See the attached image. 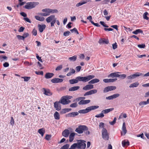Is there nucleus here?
<instances>
[{
	"label": "nucleus",
	"mask_w": 149,
	"mask_h": 149,
	"mask_svg": "<svg viewBox=\"0 0 149 149\" xmlns=\"http://www.w3.org/2000/svg\"><path fill=\"white\" fill-rule=\"evenodd\" d=\"M35 73L37 75H43V72L42 71H41L40 72L36 71Z\"/></svg>",
	"instance_id": "50"
},
{
	"label": "nucleus",
	"mask_w": 149,
	"mask_h": 149,
	"mask_svg": "<svg viewBox=\"0 0 149 149\" xmlns=\"http://www.w3.org/2000/svg\"><path fill=\"white\" fill-rule=\"evenodd\" d=\"M90 100H81L78 102L79 105L86 104L89 103L90 102Z\"/></svg>",
	"instance_id": "22"
},
{
	"label": "nucleus",
	"mask_w": 149,
	"mask_h": 149,
	"mask_svg": "<svg viewBox=\"0 0 149 149\" xmlns=\"http://www.w3.org/2000/svg\"><path fill=\"white\" fill-rule=\"evenodd\" d=\"M139 85V83L138 82L133 83L129 86L130 88H134L137 87Z\"/></svg>",
	"instance_id": "35"
},
{
	"label": "nucleus",
	"mask_w": 149,
	"mask_h": 149,
	"mask_svg": "<svg viewBox=\"0 0 149 149\" xmlns=\"http://www.w3.org/2000/svg\"><path fill=\"white\" fill-rule=\"evenodd\" d=\"M75 134H77L75 133H72L70 134L69 136V141L70 142H71L73 140Z\"/></svg>",
	"instance_id": "24"
},
{
	"label": "nucleus",
	"mask_w": 149,
	"mask_h": 149,
	"mask_svg": "<svg viewBox=\"0 0 149 149\" xmlns=\"http://www.w3.org/2000/svg\"><path fill=\"white\" fill-rule=\"evenodd\" d=\"M122 132H121V133L122 135H125L127 132V130H126L125 124V122H124L123 124L122 127Z\"/></svg>",
	"instance_id": "14"
},
{
	"label": "nucleus",
	"mask_w": 149,
	"mask_h": 149,
	"mask_svg": "<svg viewBox=\"0 0 149 149\" xmlns=\"http://www.w3.org/2000/svg\"><path fill=\"white\" fill-rule=\"evenodd\" d=\"M29 35V34L27 33H24L23 35V36L24 38V39L28 37Z\"/></svg>",
	"instance_id": "61"
},
{
	"label": "nucleus",
	"mask_w": 149,
	"mask_h": 149,
	"mask_svg": "<svg viewBox=\"0 0 149 149\" xmlns=\"http://www.w3.org/2000/svg\"><path fill=\"white\" fill-rule=\"evenodd\" d=\"M24 19L27 22H28L29 23H31V22L30 21V20L28 18H24Z\"/></svg>",
	"instance_id": "63"
},
{
	"label": "nucleus",
	"mask_w": 149,
	"mask_h": 149,
	"mask_svg": "<svg viewBox=\"0 0 149 149\" xmlns=\"http://www.w3.org/2000/svg\"><path fill=\"white\" fill-rule=\"evenodd\" d=\"M142 75V73H140L139 72H137L136 74H133V75H134L135 78L136 77H138L140 76L141 75Z\"/></svg>",
	"instance_id": "42"
},
{
	"label": "nucleus",
	"mask_w": 149,
	"mask_h": 149,
	"mask_svg": "<svg viewBox=\"0 0 149 149\" xmlns=\"http://www.w3.org/2000/svg\"><path fill=\"white\" fill-rule=\"evenodd\" d=\"M117 73H119V72H116L111 73L108 75V77L109 78L110 77L113 78L114 77H120V75L118 74Z\"/></svg>",
	"instance_id": "19"
},
{
	"label": "nucleus",
	"mask_w": 149,
	"mask_h": 149,
	"mask_svg": "<svg viewBox=\"0 0 149 149\" xmlns=\"http://www.w3.org/2000/svg\"><path fill=\"white\" fill-rule=\"evenodd\" d=\"M116 88V87L114 86H108L104 88L103 90V92L104 93H107L109 91L114 90Z\"/></svg>",
	"instance_id": "10"
},
{
	"label": "nucleus",
	"mask_w": 149,
	"mask_h": 149,
	"mask_svg": "<svg viewBox=\"0 0 149 149\" xmlns=\"http://www.w3.org/2000/svg\"><path fill=\"white\" fill-rule=\"evenodd\" d=\"M24 28L22 26L20 27L18 30L19 32H21L24 31Z\"/></svg>",
	"instance_id": "64"
},
{
	"label": "nucleus",
	"mask_w": 149,
	"mask_h": 149,
	"mask_svg": "<svg viewBox=\"0 0 149 149\" xmlns=\"http://www.w3.org/2000/svg\"><path fill=\"white\" fill-rule=\"evenodd\" d=\"M38 132L42 136L45 132V130L44 128L40 129L38 130Z\"/></svg>",
	"instance_id": "28"
},
{
	"label": "nucleus",
	"mask_w": 149,
	"mask_h": 149,
	"mask_svg": "<svg viewBox=\"0 0 149 149\" xmlns=\"http://www.w3.org/2000/svg\"><path fill=\"white\" fill-rule=\"evenodd\" d=\"M70 32L69 31H67L64 32L63 33V35L64 36H69L70 34Z\"/></svg>",
	"instance_id": "41"
},
{
	"label": "nucleus",
	"mask_w": 149,
	"mask_h": 149,
	"mask_svg": "<svg viewBox=\"0 0 149 149\" xmlns=\"http://www.w3.org/2000/svg\"><path fill=\"white\" fill-rule=\"evenodd\" d=\"M79 113L77 112H73L69 113L66 115V117H74L78 115Z\"/></svg>",
	"instance_id": "13"
},
{
	"label": "nucleus",
	"mask_w": 149,
	"mask_h": 149,
	"mask_svg": "<svg viewBox=\"0 0 149 149\" xmlns=\"http://www.w3.org/2000/svg\"><path fill=\"white\" fill-rule=\"evenodd\" d=\"M7 57L6 56H0V60L1 61H3L2 59L3 58L4 59H7Z\"/></svg>",
	"instance_id": "54"
},
{
	"label": "nucleus",
	"mask_w": 149,
	"mask_h": 149,
	"mask_svg": "<svg viewBox=\"0 0 149 149\" xmlns=\"http://www.w3.org/2000/svg\"><path fill=\"white\" fill-rule=\"evenodd\" d=\"M71 109L70 108H65L62 109L60 111V113L61 114H63L66 113L67 112H69L71 111Z\"/></svg>",
	"instance_id": "25"
},
{
	"label": "nucleus",
	"mask_w": 149,
	"mask_h": 149,
	"mask_svg": "<svg viewBox=\"0 0 149 149\" xmlns=\"http://www.w3.org/2000/svg\"><path fill=\"white\" fill-rule=\"evenodd\" d=\"M117 80V79H109V83L114 82Z\"/></svg>",
	"instance_id": "58"
},
{
	"label": "nucleus",
	"mask_w": 149,
	"mask_h": 149,
	"mask_svg": "<svg viewBox=\"0 0 149 149\" xmlns=\"http://www.w3.org/2000/svg\"><path fill=\"white\" fill-rule=\"evenodd\" d=\"M35 18L36 20L40 21H43L45 20V18L43 17L39 16L38 15L35 16Z\"/></svg>",
	"instance_id": "29"
},
{
	"label": "nucleus",
	"mask_w": 149,
	"mask_h": 149,
	"mask_svg": "<svg viewBox=\"0 0 149 149\" xmlns=\"http://www.w3.org/2000/svg\"><path fill=\"white\" fill-rule=\"evenodd\" d=\"M54 75V73L50 72L47 73L45 75V77L47 79H49L53 77Z\"/></svg>",
	"instance_id": "21"
},
{
	"label": "nucleus",
	"mask_w": 149,
	"mask_h": 149,
	"mask_svg": "<svg viewBox=\"0 0 149 149\" xmlns=\"http://www.w3.org/2000/svg\"><path fill=\"white\" fill-rule=\"evenodd\" d=\"M17 37L19 40H24V38L23 37V36H21L19 35H17Z\"/></svg>",
	"instance_id": "52"
},
{
	"label": "nucleus",
	"mask_w": 149,
	"mask_h": 149,
	"mask_svg": "<svg viewBox=\"0 0 149 149\" xmlns=\"http://www.w3.org/2000/svg\"><path fill=\"white\" fill-rule=\"evenodd\" d=\"M143 33V31L141 29H136L135 31H133L132 32V33L136 35H137L139 33Z\"/></svg>",
	"instance_id": "33"
},
{
	"label": "nucleus",
	"mask_w": 149,
	"mask_h": 149,
	"mask_svg": "<svg viewBox=\"0 0 149 149\" xmlns=\"http://www.w3.org/2000/svg\"><path fill=\"white\" fill-rule=\"evenodd\" d=\"M77 103L75 102L71 104L70 105V107H77Z\"/></svg>",
	"instance_id": "47"
},
{
	"label": "nucleus",
	"mask_w": 149,
	"mask_h": 149,
	"mask_svg": "<svg viewBox=\"0 0 149 149\" xmlns=\"http://www.w3.org/2000/svg\"><path fill=\"white\" fill-rule=\"evenodd\" d=\"M97 91V90L96 89L92 90L86 93L84 95V96H86V95H91L95 94L96 93Z\"/></svg>",
	"instance_id": "12"
},
{
	"label": "nucleus",
	"mask_w": 149,
	"mask_h": 149,
	"mask_svg": "<svg viewBox=\"0 0 149 149\" xmlns=\"http://www.w3.org/2000/svg\"><path fill=\"white\" fill-rule=\"evenodd\" d=\"M148 15V13L147 12H145L143 14V18L146 20H148L149 18L147 16V15Z\"/></svg>",
	"instance_id": "36"
},
{
	"label": "nucleus",
	"mask_w": 149,
	"mask_h": 149,
	"mask_svg": "<svg viewBox=\"0 0 149 149\" xmlns=\"http://www.w3.org/2000/svg\"><path fill=\"white\" fill-rule=\"evenodd\" d=\"M89 1H91V0H89V1L86 0L81 1V2L77 4L76 6L77 7H79L84 4L86 3L87 2H89Z\"/></svg>",
	"instance_id": "23"
},
{
	"label": "nucleus",
	"mask_w": 149,
	"mask_h": 149,
	"mask_svg": "<svg viewBox=\"0 0 149 149\" xmlns=\"http://www.w3.org/2000/svg\"><path fill=\"white\" fill-rule=\"evenodd\" d=\"M62 65H60L57 66L55 70L56 71H58L60 70L62 68Z\"/></svg>",
	"instance_id": "48"
},
{
	"label": "nucleus",
	"mask_w": 149,
	"mask_h": 149,
	"mask_svg": "<svg viewBox=\"0 0 149 149\" xmlns=\"http://www.w3.org/2000/svg\"><path fill=\"white\" fill-rule=\"evenodd\" d=\"M100 80L98 79H94L88 82V84H94L99 82Z\"/></svg>",
	"instance_id": "26"
},
{
	"label": "nucleus",
	"mask_w": 149,
	"mask_h": 149,
	"mask_svg": "<svg viewBox=\"0 0 149 149\" xmlns=\"http://www.w3.org/2000/svg\"><path fill=\"white\" fill-rule=\"evenodd\" d=\"M78 143H74L70 147L72 149H75L76 148L78 149H85L86 147V142L84 140H78Z\"/></svg>",
	"instance_id": "2"
},
{
	"label": "nucleus",
	"mask_w": 149,
	"mask_h": 149,
	"mask_svg": "<svg viewBox=\"0 0 149 149\" xmlns=\"http://www.w3.org/2000/svg\"><path fill=\"white\" fill-rule=\"evenodd\" d=\"M81 68V67L80 66H77L76 68V70L77 72H79Z\"/></svg>",
	"instance_id": "62"
},
{
	"label": "nucleus",
	"mask_w": 149,
	"mask_h": 149,
	"mask_svg": "<svg viewBox=\"0 0 149 149\" xmlns=\"http://www.w3.org/2000/svg\"><path fill=\"white\" fill-rule=\"evenodd\" d=\"M46 26L45 24H43L42 25L39 24L38 25L39 31L40 32H42L45 29Z\"/></svg>",
	"instance_id": "15"
},
{
	"label": "nucleus",
	"mask_w": 149,
	"mask_h": 149,
	"mask_svg": "<svg viewBox=\"0 0 149 149\" xmlns=\"http://www.w3.org/2000/svg\"><path fill=\"white\" fill-rule=\"evenodd\" d=\"M79 86H74L69 88V91H74L79 89Z\"/></svg>",
	"instance_id": "27"
},
{
	"label": "nucleus",
	"mask_w": 149,
	"mask_h": 149,
	"mask_svg": "<svg viewBox=\"0 0 149 149\" xmlns=\"http://www.w3.org/2000/svg\"><path fill=\"white\" fill-rule=\"evenodd\" d=\"M114 109L113 108H111L110 109H106L104 110H103L102 111V112L103 113V114H106L108 113L111 111H113Z\"/></svg>",
	"instance_id": "30"
},
{
	"label": "nucleus",
	"mask_w": 149,
	"mask_h": 149,
	"mask_svg": "<svg viewBox=\"0 0 149 149\" xmlns=\"http://www.w3.org/2000/svg\"><path fill=\"white\" fill-rule=\"evenodd\" d=\"M100 23L104 27L107 28L109 27V26L105 24L104 22H103L100 21Z\"/></svg>",
	"instance_id": "51"
},
{
	"label": "nucleus",
	"mask_w": 149,
	"mask_h": 149,
	"mask_svg": "<svg viewBox=\"0 0 149 149\" xmlns=\"http://www.w3.org/2000/svg\"><path fill=\"white\" fill-rule=\"evenodd\" d=\"M70 102V100H67L65 96L62 97L59 101V102L63 105L68 104Z\"/></svg>",
	"instance_id": "8"
},
{
	"label": "nucleus",
	"mask_w": 149,
	"mask_h": 149,
	"mask_svg": "<svg viewBox=\"0 0 149 149\" xmlns=\"http://www.w3.org/2000/svg\"><path fill=\"white\" fill-rule=\"evenodd\" d=\"M99 107L98 106H92L87 107L86 109L80 110L78 113H86L90 112L92 110H94Z\"/></svg>",
	"instance_id": "4"
},
{
	"label": "nucleus",
	"mask_w": 149,
	"mask_h": 149,
	"mask_svg": "<svg viewBox=\"0 0 149 149\" xmlns=\"http://www.w3.org/2000/svg\"><path fill=\"white\" fill-rule=\"evenodd\" d=\"M117 44L116 42L112 44L113 48L114 49H116L117 48Z\"/></svg>",
	"instance_id": "56"
},
{
	"label": "nucleus",
	"mask_w": 149,
	"mask_h": 149,
	"mask_svg": "<svg viewBox=\"0 0 149 149\" xmlns=\"http://www.w3.org/2000/svg\"><path fill=\"white\" fill-rule=\"evenodd\" d=\"M93 88L94 86L93 85L91 84H89L84 87L83 89L84 91H87L93 89Z\"/></svg>",
	"instance_id": "11"
},
{
	"label": "nucleus",
	"mask_w": 149,
	"mask_h": 149,
	"mask_svg": "<svg viewBox=\"0 0 149 149\" xmlns=\"http://www.w3.org/2000/svg\"><path fill=\"white\" fill-rule=\"evenodd\" d=\"M104 116V115L103 114V113L102 112V111H101V112L100 113L96 115L95 116V117L97 118H102Z\"/></svg>",
	"instance_id": "37"
},
{
	"label": "nucleus",
	"mask_w": 149,
	"mask_h": 149,
	"mask_svg": "<svg viewBox=\"0 0 149 149\" xmlns=\"http://www.w3.org/2000/svg\"><path fill=\"white\" fill-rule=\"evenodd\" d=\"M46 20L48 23L50 22L51 26L52 27L54 26L56 21V18L55 15H52L47 18Z\"/></svg>",
	"instance_id": "3"
},
{
	"label": "nucleus",
	"mask_w": 149,
	"mask_h": 149,
	"mask_svg": "<svg viewBox=\"0 0 149 149\" xmlns=\"http://www.w3.org/2000/svg\"><path fill=\"white\" fill-rule=\"evenodd\" d=\"M42 11L45 13H40L39 14L43 16H49L50 15V12L49 8H45L43 9L42 10Z\"/></svg>",
	"instance_id": "9"
},
{
	"label": "nucleus",
	"mask_w": 149,
	"mask_h": 149,
	"mask_svg": "<svg viewBox=\"0 0 149 149\" xmlns=\"http://www.w3.org/2000/svg\"><path fill=\"white\" fill-rule=\"evenodd\" d=\"M70 145L68 144H66L64 145L60 149H68Z\"/></svg>",
	"instance_id": "38"
},
{
	"label": "nucleus",
	"mask_w": 149,
	"mask_h": 149,
	"mask_svg": "<svg viewBox=\"0 0 149 149\" xmlns=\"http://www.w3.org/2000/svg\"><path fill=\"white\" fill-rule=\"evenodd\" d=\"M36 57L37 59L40 62H42V60L40 57L37 54H36Z\"/></svg>",
	"instance_id": "57"
},
{
	"label": "nucleus",
	"mask_w": 149,
	"mask_h": 149,
	"mask_svg": "<svg viewBox=\"0 0 149 149\" xmlns=\"http://www.w3.org/2000/svg\"><path fill=\"white\" fill-rule=\"evenodd\" d=\"M59 102H56L54 103V108L56 109V110L59 111L61 109V106L59 104Z\"/></svg>",
	"instance_id": "17"
},
{
	"label": "nucleus",
	"mask_w": 149,
	"mask_h": 149,
	"mask_svg": "<svg viewBox=\"0 0 149 149\" xmlns=\"http://www.w3.org/2000/svg\"><path fill=\"white\" fill-rule=\"evenodd\" d=\"M22 78L24 79V81H28L31 78L30 77H22Z\"/></svg>",
	"instance_id": "40"
},
{
	"label": "nucleus",
	"mask_w": 149,
	"mask_h": 149,
	"mask_svg": "<svg viewBox=\"0 0 149 149\" xmlns=\"http://www.w3.org/2000/svg\"><path fill=\"white\" fill-rule=\"evenodd\" d=\"M91 23L95 26L100 27V25L97 23H95L93 21L91 22Z\"/></svg>",
	"instance_id": "59"
},
{
	"label": "nucleus",
	"mask_w": 149,
	"mask_h": 149,
	"mask_svg": "<svg viewBox=\"0 0 149 149\" xmlns=\"http://www.w3.org/2000/svg\"><path fill=\"white\" fill-rule=\"evenodd\" d=\"M139 104L140 106H142V107H143V105H146V102L144 101H141L139 103Z\"/></svg>",
	"instance_id": "46"
},
{
	"label": "nucleus",
	"mask_w": 149,
	"mask_h": 149,
	"mask_svg": "<svg viewBox=\"0 0 149 149\" xmlns=\"http://www.w3.org/2000/svg\"><path fill=\"white\" fill-rule=\"evenodd\" d=\"M51 136L50 135L47 134L45 137V139L47 140H49L51 137Z\"/></svg>",
	"instance_id": "53"
},
{
	"label": "nucleus",
	"mask_w": 149,
	"mask_h": 149,
	"mask_svg": "<svg viewBox=\"0 0 149 149\" xmlns=\"http://www.w3.org/2000/svg\"><path fill=\"white\" fill-rule=\"evenodd\" d=\"M70 132L69 130L68 129H65L62 132V135L63 136L65 137H68L69 134Z\"/></svg>",
	"instance_id": "18"
},
{
	"label": "nucleus",
	"mask_w": 149,
	"mask_h": 149,
	"mask_svg": "<svg viewBox=\"0 0 149 149\" xmlns=\"http://www.w3.org/2000/svg\"><path fill=\"white\" fill-rule=\"evenodd\" d=\"M113 99L116 98L120 96V94L118 93L114 94L112 95Z\"/></svg>",
	"instance_id": "49"
},
{
	"label": "nucleus",
	"mask_w": 149,
	"mask_h": 149,
	"mask_svg": "<svg viewBox=\"0 0 149 149\" xmlns=\"http://www.w3.org/2000/svg\"><path fill=\"white\" fill-rule=\"evenodd\" d=\"M77 56L76 55H74L72 57H70L68 58V59L71 61H74L77 59Z\"/></svg>",
	"instance_id": "34"
},
{
	"label": "nucleus",
	"mask_w": 149,
	"mask_h": 149,
	"mask_svg": "<svg viewBox=\"0 0 149 149\" xmlns=\"http://www.w3.org/2000/svg\"><path fill=\"white\" fill-rule=\"evenodd\" d=\"M50 14L51 13H58V10L57 9H50Z\"/></svg>",
	"instance_id": "39"
},
{
	"label": "nucleus",
	"mask_w": 149,
	"mask_h": 149,
	"mask_svg": "<svg viewBox=\"0 0 149 149\" xmlns=\"http://www.w3.org/2000/svg\"><path fill=\"white\" fill-rule=\"evenodd\" d=\"M43 89L44 91V94L50 96L52 95V93L49 89H46L43 88Z\"/></svg>",
	"instance_id": "20"
},
{
	"label": "nucleus",
	"mask_w": 149,
	"mask_h": 149,
	"mask_svg": "<svg viewBox=\"0 0 149 149\" xmlns=\"http://www.w3.org/2000/svg\"><path fill=\"white\" fill-rule=\"evenodd\" d=\"M104 124L103 123L101 122L99 124V127L100 128H104Z\"/></svg>",
	"instance_id": "60"
},
{
	"label": "nucleus",
	"mask_w": 149,
	"mask_h": 149,
	"mask_svg": "<svg viewBox=\"0 0 149 149\" xmlns=\"http://www.w3.org/2000/svg\"><path fill=\"white\" fill-rule=\"evenodd\" d=\"M95 77L94 75H89L86 77L79 76L77 77L76 79H72L69 80L70 84H73L77 83L79 81L86 82L93 79Z\"/></svg>",
	"instance_id": "1"
},
{
	"label": "nucleus",
	"mask_w": 149,
	"mask_h": 149,
	"mask_svg": "<svg viewBox=\"0 0 149 149\" xmlns=\"http://www.w3.org/2000/svg\"><path fill=\"white\" fill-rule=\"evenodd\" d=\"M63 81V79L58 78H54L52 79L51 81L54 83L62 82Z\"/></svg>",
	"instance_id": "16"
},
{
	"label": "nucleus",
	"mask_w": 149,
	"mask_h": 149,
	"mask_svg": "<svg viewBox=\"0 0 149 149\" xmlns=\"http://www.w3.org/2000/svg\"><path fill=\"white\" fill-rule=\"evenodd\" d=\"M31 33L33 35L36 36L37 34V31L36 29H34L33 30Z\"/></svg>",
	"instance_id": "43"
},
{
	"label": "nucleus",
	"mask_w": 149,
	"mask_h": 149,
	"mask_svg": "<svg viewBox=\"0 0 149 149\" xmlns=\"http://www.w3.org/2000/svg\"><path fill=\"white\" fill-rule=\"evenodd\" d=\"M38 65L39 66V67L40 69H43V68L42 67V65L41 64V63L40 62H38Z\"/></svg>",
	"instance_id": "55"
},
{
	"label": "nucleus",
	"mask_w": 149,
	"mask_h": 149,
	"mask_svg": "<svg viewBox=\"0 0 149 149\" xmlns=\"http://www.w3.org/2000/svg\"><path fill=\"white\" fill-rule=\"evenodd\" d=\"M138 47L140 48H144L145 47L146 45L145 44H143L141 45H138Z\"/></svg>",
	"instance_id": "44"
},
{
	"label": "nucleus",
	"mask_w": 149,
	"mask_h": 149,
	"mask_svg": "<svg viewBox=\"0 0 149 149\" xmlns=\"http://www.w3.org/2000/svg\"><path fill=\"white\" fill-rule=\"evenodd\" d=\"M54 118L56 120H59L60 118V116L59 113L56 111L54 114Z\"/></svg>",
	"instance_id": "31"
},
{
	"label": "nucleus",
	"mask_w": 149,
	"mask_h": 149,
	"mask_svg": "<svg viewBox=\"0 0 149 149\" xmlns=\"http://www.w3.org/2000/svg\"><path fill=\"white\" fill-rule=\"evenodd\" d=\"M122 145L123 147L126 146H128L130 145V143L128 141H126V140H124L122 141Z\"/></svg>",
	"instance_id": "32"
},
{
	"label": "nucleus",
	"mask_w": 149,
	"mask_h": 149,
	"mask_svg": "<svg viewBox=\"0 0 149 149\" xmlns=\"http://www.w3.org/2000/svg\"><path fill=\"white\" fill-rule=\"evenodd\" d=\"M88 130V127L84 125H79L75 130V131L78 134H82L84 132Z\"/></svg>",
	"instance_id": "5"
},
{
	"label": "nucleus",
	"mask_w": 149,
	"mask_h": 149,
	"mask_svg": "<svg viewBox=\"0 0 149 149\" xmlns=\"http://www.w3.org/2000/svg\"><path fill=\"white\" fill-rule=\"evenodd\" d=\"M102 133L103 138L105 140H108L109 138V135L107 130L105 128H103L102 131Z\"/></svg>",
	"instance_id": "6"
},
{
	"label": "nucleus",
	"mask_w": 149,
	"mask_h": 149,
	"mask_svg": "<svg viewBox=\"0 0 149 149\" xmlns=\"http://www.w3.org/2000/svg\"><path fill=\"white\" fill-rule=\"evenodd\" d=\"M36 5V3L35 2H28L24 6V8L26 9H30L35 7Z\"/></svg>",
	"instance_id": "7"
},
{
	"label": "nucleus",
	"mask_w": 149,
	"mask_h": 149,
	"mask_svg": "<svg viewBox=\"0 0 149 149\" xmlns=\"http://www.w3.org/2000/svg\"><path fill=\"white\" fill-rule=\"evenodd\" d=\"M15 123V121L14 119L13 118V117H12L11 118V120L10 122V124L12 125H14Z\"/></svg>",
	"instance_id": "45"
}]
</instances>
